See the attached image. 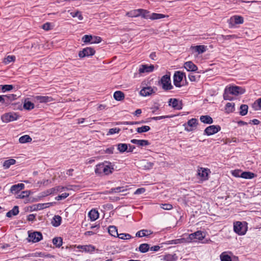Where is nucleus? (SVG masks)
<instances>
[{
  "label": "nucleus",
  "instance_id": "1",
  "mask_svg": "<svg viewBox=\"0 0 261 261\" xmlns=\"http://www.w3.org/2000/svg\"><path fill=\"white\" fill-rule=\"evenodd\" d=\"M114 166L111 163L105 162L96 166L95 172L99 175H108L113 173L114 170Z\"/></svg>",
  "mask_w": 261,
  "mask_h": 261
},
{
  "label": "nucleus",
  "instance_id": "2",
  "mask_svg": "<svg viewBox=\"0 0 261 261\" xmlns=\"http://www.w3.org/2000/svg\"><path fill=\"white\" fill-rule=\"evenodd\" d=\"M245 92V89L241 87L237 86H227L225 89L223 97L225 100H231L232 98L230 96V94L238 96L244 94Z\"/></svg>",
  "mask_w": 261,
  "mask_h": 261
},
{
  "label": "nucleus",
  "instance_id": "3",
  "mask_svg": "<svg viewBox=\"0 0 261 261\" xmlns=\"http://www.w3.org/2000/svg\"><path fill=\"white\" fill-rule=\"evenodd\" d=\"M247 229L248 227L246 222L236 221L233 223V230L239 236L245 234Z\"/></svg>",
  "mask_w": 261,
  "mask_h": 261
},
{
  "label": "nucleus",
  "instance_id": "4",
  "mask_svg": "<svg viewBox=\"0 0 261 261\" xmlns=\"http://www.w3.org/2000/svg\"><path fill=\"white\" fill-rule=\"evenodd\" d=\"M160 83L164 90H171L173 86L171 85L170 76L169 74H166L163 76L161 79Z\"/></svg>",
  "mask_w": 261,
  "mask_h": 261
},
{
  "label": "nucleus",
  "instance_id": "5",
  "mask_svg": "<svg viewBox=\"0 0 261 261\" xmlns=\"http://www.w3.org/2000/svg\"><path fill=\"white\" fill-rule=\"evenodd\" d=\"M82 40L86 43H90L91 44H94L100 42L101 39L98 36L85 35L82 37Z\"/></svg>",
  "mask_w": 261,
  "mask_h": 261
},
{
  "label": "nucleus",
  "instance_id": "6",
  "mask_svg": "<svg viewBox=\"0 0 261 261\" xmlns=\"http://www.w3.org/2000/svg\"><path fill=\"white\" fill-rule=\"evenodd\" d=\"M19 117V115L16 113L10 112L3 115L1 118L3 122L7 123L16 120Z\"/></svg>",
  "mask_w": 261,
  "mask_h": 261
},
{
  "label": "nucleus",
  "instance_id": "7",
  "mask_svg": "<svg viewBox=\"0 0 261 261\" xmlns=\"http://www.w3.org/2000/svg\"><path fill=\"white\" fill-rule=\"evenodd\" d=\"M28 241L33 243H36L42 239V235L41 232L38 231L30 232L29 231Z\"/></svg>",
  "mask_w": 261,
  "mask_h": 261
},
{
  "label": "nucleus",
  "instance_id": "8",
  "mask_svg": "<svg viewBox=\"0 0 261 261\" xmlns=\"http://www.w3.org/2000/svg\"><path fill=\"white\" fill-rule=\"evenodd\" d=\"M211 173L209 169L204 168H200L197 170V175L201 181L206 180L208 178V175Z\"/></svg>",
  "mask_w": 261,
  "mask_h": 261
},
{
  "label": "nucleus",
  "instance_id": "9",
  "mask_svg": "<svg viewBox=\"0 0 261 261\" xmlns=\"http://www.w3.org/2000/svg\"><path fill=\"white\" fill-rule=\"evenodd\" d=\"M95 53V50L92 47H86L79 53V57L81 58L91 57Z\"/></svg>",
  "mask_w": 261,
  "mask_h": 261
},
{
  "label": "nucleus",
  "instance_id": "10",
  "mask_svg": "<svg viewBox=\"0 0 261 261\" xmlns=\"http://www.w3.org/2000/svg\"><path fill=\"white\" fill-rule=\"evenodd\" d=\"M189 236L191 242H194L202 240L205 237V233L201 231H197L194 233L189 234Z\"/></svg>",
  "mask_w": 261,
  "mask_h": 261
},
{
  "label": "nucleus",
  "instance_id": "11",
  "mask_svg": "<svg viewBox=\"0 0 261 261\" xmlns=\"http://www.w3.org/2000/svg\"><path fill=\"white\" fill-rule=\"evenodd\" d=\"M184 77H185V74L180 71H176L174 73L173 76L174 84L176 87H180L181 86V82Z\"/></svg>",
  "mask_w": 261,
  "mask_h": 261
},
{
  "label": "nucleus",
  "instance_id": "12",
  "mask_svg": "<svg viewBox=\"0 0 261 261\" xmlns=\"http://www.w3.org/2000/svg\"><path fill=\"white\" fill-rule=\"evenodd\" d=\"M244 22V18L239 15H234L230 18L228 23L230 27H234L238 24H242Z\"/></svg>",
  "mask_w": 261,
  "mask_h": 261
},
{
  "label": "nucleus",
  "instance_id": "13",
  "mask_svg": "<svg viewBox=\"0 0 261 261\" xmlns=\"http://www.w3.org/2000/svg\"><path fill=\"white\" fill-rule=\"evenodd\" d=\"M197 125V120L195 118H192L189 120L187 124H185V129L187 132H191L195 129Z\"/></svg>",
  "mask_w": 261,
  "mask_h": 261
},
{
  "label": "nucleus",
  "instance_id": "14",
  "mask_svg": "<svg viewBox=\"0 0 261 261\" xmlns=\"http://www.w3.org/2000/svg\"><path fill=\"white\" fill-rule=\"evenodd\" d=\"M221 130V127L219 125H210L207 127L204 130V134L207 136L213 135Z\"/></svg>",
  "mask_w": 261,
  "mask_h": 261
},
{
  "label": "nucleus",
  "instance_id": "15",
  "mask_svg": "<svg viewBox=\"0 0 261 261\" xmlns=\"http://www.w3.org/2000/svg\"><path fill=\"white\" fill-rule=\"evenodd\" d=\"M154 67L153 65H141L139 68V73L142 74L145 73H149L153 71Z\"/></svg>",
  "mask_w": 261,
  "mask_h": 261
},
{
  "label": "nucleus",
  "instance_id": "16",
  "mask_svg": "<svg viewBox=\"0 0 261 261\" xmlns=\"http://www.w3.org/2000/svg\"><path fill=\"white\" fill-rule=\"evenodd\" d=\"M34 100L35 102L39 103H47L53 101L54 99L48 96H36L34 97Z\"/></svg>",
  "mask_w": 261,
  "mask_h": 261
},
{
  "label": "nucleus",
  "instance_id": "17",
  "mask_svg": "<svg viewBox=\"0 0 261 261\" xmlns=\"http://www.w3.org/2000/svg\"><path fill=\"white\" fill-rule=\"evenodd\" d=\"M51 194H56L58 193H62V192L68 191L71 190L70 186L63 187V186H57L56 187L50 189Z\"/></svg>",
  "mask_w": 261,
  "mask_h": 261
},
{
  "label": "nucleus",
  "instance_id": "18",
  "mask_svg": "<svg viewBox=\"0 0 261 261\" xmlns=\"http://www.w3.org/2000/svg\"><path fill=\"white\" fill-rule=\"evenodd\" d=\"M156 88L155 87H147L143 88L140 92V95L147 96L155 92Z\"/></svg>",
  "mask_w": 261,
  "mask_h": 261
},
{
  "label": "nucleus",
  "instance_id": "19",
  "mask_svg": "<svg viewBox=\"0 0 261 261\" xmlns=\"http://www.w3.org/2000/svg\"><path fill=\"white\" fill-rule=\"evenodd\" d=\"M77 248L81 249L82 252L87 253H92L96 250L95 247L92 245H79L76 247Z\"/></svg>",
  "mask_w": 261,
  "mask_h": 261
},
{
  "label": "nucleus",
  "instance_id": "20",
  "mask_svg": "<svg viewBox=\"0 0 261 261\" xmlns=\"http://www.w3.org/2000/svg\"><path fill=\"white\" fill-rule=\"evenodd\" d=\"M24 188V185L20 183L13 185L10 189L11 193L17 195L19 192Z\"/></svg>",
  "mask_w": 261,
  "mask_h": 261
},
{
  "label": "nucleus",
  "instance_id": "21",
  "mask_svg": "<svg viewBox=\"0 0 261 261\" xmlns=\"http://www.w3.org/2000/svg\"><path fill=\"white\" fill-rule=\"evenodd\" d=\"M169 104L175 109L180 110L182 108L181 102L175 98H171L169 100Z\"/></svg>",
  "mask_w": 261,
  "mask_h": 261
},
{
  "label": "nucleus",
  "instance_id": "22",
  "mask_svg": "<svg viewBox=\"0 0 261 261\" xmlns=\"http://www.w3.org/2000/svg\"><path fill=\"white\" fill-rule=\"evenodd\" d=\"M184 67L188 71H195L198 69L197 66L191 61L185 63Z\"/></svg>",
  "mask_w": 261,
  "mask_h": 261
},
{
  "label": "nucleus",
  "instance_id": "23",
  "mask_svg": "<svg viewBox=\"0 0 261 261\" xmlns=\"http://www.w3.org/2000/svg\"><path fill=\"white\" fill-rule=\"evenodd\" d=\"M88 217L91 221H94L98 218L99 213L96 210L92 209L89 212Z\"/></svg>",
  "mask_w": 261,
  "mask_h": 261
},
{
  "label": "nucleus",
  "instance_id": "24",
  "mask_svg": "<svg viewBox=\"0 0 261 261\" xmlns=\"http://www.w3.org/2000/svg\"><path fill=\"white\" fill-rule=\"evenodd\" d=\"M130 142L137 144L139 146H144L149 144L148 141L145 140L132 139L130 140Z\"/></svg>",
  "mask_w": 261,
  "mask_h": 261
},
{
  "label": "nucleus",
  "instance_id": "25",
  "mask_svg": "<svg viewBox=\"0 0 261 261\" xmlns=\"http://www.w3.org/2000/svg\"><path fill=\"white\" fill-rule=\"evenodd\" d=\"M191 48L199 54L204 53L207 49V47L203 45L192 46Z\"/></svg>",
  "mask_w": 261,
  "mask_h": 261
},
{
  "label": "nucleus",
  "instance_id": "26",
  "mask_svg": "<svg viewBox=\"0 0 261 261\" xmlns=\"http://www.w3.org/2000/svg\"><path fill=\"white\" fill-rule=\"evenodd\" d=\"M140 9L133 10L126 13V15L130 17L140 16Z\"/></svg>",
  "mask_w": 261,
  "mask_h": 261
},
{
  "label": "nucleus",
  "instance_id": "27",
  "mask_svg": "<svg viewBox=\"0 0 261 261\" xmlns=\"http://www.w3.org/2000/svg\"><path fill=\"white\" fill-rule=\"evenodd\" d=\"M200 120L202 122L206 124H211L213 122L212 118L208 115L201 116L200 117Z\"/></svg>",
  "mask_w": 261,
  "mask_h": 261
},
{
  "label": "nucleus",
  "instance_id": "28",
  "mask_svg": "<svg viewBox=\"0 0 261 261\" xmlns=\"http://www.w3.org/2000/svg\"><path fill=\"white\" fill-rule=\"evenodd\" d=\"M108 232L110 235L115 237H118V233L117 229L116 226L112 225L110 226L108 228Z\"/></svg>",
  "mask_w": 261,
  "mask_h": 261
},
{
  "label": "nucleus",
  "instance_id": "29",
  "mask_svg": "<svg viewBox=\"0 0 261 261\" xmlns=\"http://www.w3.org/2000/svg\"><path fill=\"white\" fill-rule=\"evenodd\" d=\"M61 221L62 218L59 215H56L53 218V219L51 221V224H53V226L57 227L61 224Z\"/></svg>",
  "mask_w": 261,
  "mask_h": 261
},
{
  "label": "nucleus",
  "instance_id": "30",
  "mask_svg": "<svg viewBox=\"0 0 261 261\" xmlns=\"http://www.w3.org/2000/svg\"><path fill=\"white\" fill-rule=\"evenodd\" d=\"M152 232H151L150 230H148L147 229H142L141 230L138 231L136 234V236L138 237H143L145 236H148Z\"/></svg>",
  "mask_w": 261,
  "mask_h": 261
},
{
  "label": "nucleus",
  "instance_id": "31",
  "mask_svg": "<svg viewBox=\"0 0 261 261\" xmlns=\"http://www.w3.org/2000/svg\"><path fill=\"white\" fill-rule=\"evenodd\" d=\"M23 108L24 109L31 110L34 108V104L30 101L25 99L23 103Z\"/></svg>",
  "mask_w": 261,
  "mask_h": 261
},
{
  "label": "nucleus",
  "instance_id": "32",
  "mask_svg": "<svg viewBox=\"0 0 261 261\" xmlns=\"http://www.w3.org/2000/svg\"><path fill=\"white\" fill-rule=\"evenodd\" d=\"M16 163V160L14 159H9L6 160L3 163V167L5 169H8L10 166L14 165Z\"/></svg>",
  "mask_w": 261,
  "mask_h": 261
},
{
  "label": "nucleus",
  "instance_id": "33",
  "mask_svg": "<svg viewBox=\"0 0 261 261\" xmlns=\"http://www.w3.org/2000/svg\"><path fill=\"white\" fill-rule=\"evenodd\" d=\"M19 213L18 207L17 206H15L12 210L8 212L6 216L8 217H11L12 216H16Z\"/></svg>",
  "mask_w": 261,
  "mask_h": 261
},
{
  "label": "nucleus",
  "instance_id": "34",
  "mask_svg": "<svg viewBox=\"0 0 261 261\" xmlns=\"http://www.w3.org/2000/svg\"><path fill=\"white\" fill-rule=\"evenodd\" d=\"M32 140V138L29 135H24L21 136L19 139V142L20 143H25L31 142Z\"/></svg>",
  "mask_w": 261,
  "mask_h": 261
},
{
  "label": "nucleus",
  "instance_id": "35",
  "mask_svg": "<svg viewBox=\"0 0 261 261\" xmlns=\"http://www.w3.org/2000/svg\"><path fill=\"white\" fill-rule=\"evenodd\" d=\"M225 111L227 113H231L234 110V104L232 102H228L225 106Z\"/></svg>",
  "mask_w": 261,
  "mask_h": 261
},
{
  "label": "nucleus",
  "instance_id": "36",
  "mask_svg": "<svg viewBox=\"0 0 261 261\" xmlns=\"http://www.w3.org/2000/svg\"><path fill=\"white\" fill-rule=\"evenodd\" d=\"M128 149V145L125 143H119L117 145V149L121 153L127 151Z\"/></svg>",
  "mask_w": 261,
  "mask_h": 261
},
{
  "label": "nucleus",
  "instance_id": "37",
  "mask_svg": "<svg viewBox=\"0 0 261 261\" xmlns=\"http://www.w3.org/2000/svg\"><path fill=\"white\" fill-rule=\"evenodd\" d=\"M166 16L162 14L153 13L150 14V19L156 20L165 18Z\"/></svg>",
  "mask_w": 261,
  "mask_h": 261
},
{
  "label": "nucleus",
  "instance_id": "38",
  "mask_svg": "<svg viewBox=\"0 0 261 261\" xmlns=\"http://www.w3.org/2000/svg\"><path fill=\"white\" fill-rule=\"evenodd\" d=\"M114 97L116 100L120 101L124 98V95L121 91H117L114 93Z\"/></svg>",
  "mask_w": 261,
  "mask_h": 261
},
{
  "label": "nucleus",
  "instance_id": "39",
  "mask_svg": "<svg viewBox=\"0 0 261 261\" xmlns=\"http://www.w3.org/2000/svg\"><path fill=\"white\" fill-rule=\"evenodd\" d=\"M255 176V174L250 172H244L241 174V177L245 179H251Z\"/></svg>",
  "mask_w": 261,
  "mask_h": 261
},
{
  "label": "nucleus",
  "instance_id": "40",
  "mask_svg": "<svg viewBox=\"0 0 261 261\" xmlns=\"http://www.w3.org/2000/svg\"><path fill=\"white\" fill-rule=\"evenodd\" d=\"M149 248V245L148 244L144 243L140 245L139 250L142 253H145L148 251Z\"/></svg>",
  "mask_w": 261,
  "mask_h": 261
},
{
  "label": "nucleus",
  "instance_id": "41",
  "mask_svg": "<svg viewBox=\"0 0 261 261\" xmlns=\"http://www.w3.org/2000/svg\"><path fill=\"white\" fill-rule=\"evenodd\" d=\"M30 193V191L28 190L22 191L20 194H18L16 195V198L22 199L25 197H28L29 196Z\"/></svg>",
  "mask_w": 261,
  "mask_h": 261
},
{
  "label": "nucleus",
  "instance_id": "42",
  "mask_svg": "<svg viewBox=\"0 0 261 261\" xmlns=\"http://www.w3.org/2000/svg\"><path fill=\"white\" fill-rule=\"evenodd\" d=\"M15 60V57L14 56H8L3 60V63L7 65L11 62H13Z\"/></svg>",
  "mask_w": 261,
  "mask_h": 261
},
{
  "label": "nucleus",
  "instance_id": "43",
  "mask_svg": "<svg viewBox=\"0 0 261 261\" xmlns=\"http://www.w3.org/2000/svg\"><path fill=\"white\" fill-rule=\"evenodd\" d=\"M140 16L145 19H150V13L147 10L140 9Z\"/></svg>",
  "mask_w": 261,
  "mask_h": 261
},
{
  "label": "nucleus",
  "instance_id": "44",
  "mask_svg": "<svg viewBox=\"0 0 261 261\" xmlns=\"http://www.w3.org/2000/svg\"><path fill=\"white\" fill-rule=\"evenodd\" d=\"M248 107L246 105H242L240 107V114L242 116H244L247 114L248 112Z\"/></svg>",
  "mask_w": 261,
  "mask_h": 261
},
{
  "label": "nucleus",
  "instance_id": "45",
  "mask_svg": "<svg viewBox=\"0 0 261 261\" xmlns=\"http://www.w3.org/2000/svg\"><path fill=\"white\" fill-rule=\"evenodd\" d=\"M221 261H231V257L226 252H223L220 256Z\"/></svg>",
  "mask_w": 261,
  "mask_h": 261
},
{
  "label": "nucleus",
  "instance_id": "46",
  "mask_svg": "<svg viewBox=\"0 0 261 261\" xmlns=\"http://www.w3.org/2000/svg\"><path fill=\"white\" fill-rule=\"evenodd\" d=\"M67 191H66V192H62V194L58 195V196L56 197H55V199L56 200H63V199H65L66 198H67L69 195V193L67 192Z\"/></svg>",
  "mask_w": 261,
  "mask_h": 261
},
{
  "label": "nucleus",
  "instance_id": "47",
  "mask_svg": "<svg viewBox=\"0 0 261 261\" xmlns=\"http://www.w3.org/2000/svg\"><path fill=\"white\" fill-rule=\"evenodd\" d=\"M150 128L149 126L144 125L137 128V132L138 133L147 132L150 130Z\"/></svg>",
  "mask_w": 261,
  "mask_h": 261
},
{
  "label": "nucleus",
  "instance_id": "48",
  "mask_svg": "<svg viewBox=\"0 0 261 261\" xmlns=\"http://www.w3.org/2000/svg\"><path fill=\"white\" fill-rule=\"evenodd\" d=\"M53 243L54 245H56L58 247H59L62 244V239L60 237L55 238L53 239Z\"/></svg>",
  "mask_w": 261,
  "mask_h": 261
},
{
  "label": "nucleus",
  "instance_id": "49",
  "mask_svg": "<svg viewBox=\"0 0 261 261\" xmlns=\"http://www.w3.org/2000/svg\"><path fill=\"white\" fill-rule=\"evenodd\" d=\"M126 191V189L124 188V187H117L116 188H113L110 191V193H117V192H124Z\"/></svg>",
  "mask_w": 261,
  "mask_h": 261
},
{
  "label": "nucleus",
  "instance_id": "50",
  "mask_svg": "<svg viewBox=\"0 0 261 261\" xmlns=\"http://www.w3.org/2000/svg\"><path fill=\"white\" fill-rule=\"evenodd\" d=\"M1 86L2 87V90L3 92L11 91L13 89V86L11 85H2Z\"/></svg>",
  "mask_w": 261,
  "mask_h": 261
},
{
  "label": "nucleus",
  "instance_id": "51",
  "mask_svg": "<svg viewBox=\"0 0 261 261\" xmlns=\"http://www.w3.org/2000/svg\"><path fill=\"white\" fill-rule=\"evenodd\" d=\"M160 207L165 210H171L173 208L172 204L169 203L160 204Z\"/></svg>",
  "mask_w": 261,
  "mask_h": 261
},
{
  "label": "nucleus",
  "instance_id": "52",
  "mask_svg": "<svg viewBox=\"0 0 261 261\" xmlns=\"http://www.w3.org/2000/svg\"><path fill=\"white\" fill-rule=\"evenodd\" d=\"M70 15L73 17H77L80 20H82L83 19L82 15L81 14V13L79 11L70 12Z\"/></svg>",
  "mask_w": 261,
  "mask_h": 261
},
{
  "label": "nucleus",
  "instance_id": "53",
  "mask_svg": "<svg viewBox=\"0 0 261 261\" xmlns=\"http://www.w3.org/2000/svg\"><path fill=\"white\" fill-rule=\"evenodd\" d=\"M118 237L122 240H128L132 238L131 236L129 234L123 233L119 234Z\"/></svg>",
  "mask_w": 261,
  "mask_h": 261
},
{
  "label": "nucleus",
  "instance_id": "54",
  "mask_svg": "<svg viewBox=\"0 0 261 261\" xmlns=\"http://www.w3.org/2000/svg\"><path fill=\"white\" fill-rule=\"evenodd\" d=\"M120 131L119 128H113L109 129L108 135H113L114 134L118 133Z\"/></svg>",
  "mask_w": 261,
  "mask_h": 261
},
{
  "label": "nucleus",
  "instance_id": "55",
  "mask_svg": "<svg viewBox=\"0 0 261 261\" xmlns=\"http://www.w3.org/2000/svg\"><path fill=\"white\" fill-rule=\"evenodd\" d=\"M42 28L45 31L50 30L51 29L50 23L46 22L44 23L42 25Z\"/></svg>",
  "mask_w": 261,
  "mask_h": 261
},
{
  "label": "nucleus",
  "instance_id": "56",
  "mask_svg": "<svg viewBox=\"0 0 261 261\" xmlns=\"http://www.w3.org/2000/svg\"><path fill=\"white\" fill-rule=\"evenodd\" d=\"M179 239H180L181 244L191 242V240H190V239H189V236H188V237H187V238H180Z\"/></svg>",
  "mask_w": 261,
  "mask_h": 261
},
{
  "label": "nucleus",
  "instance_id": "57",
  "mask_svg": "<svg viewBox=\"0 0 261 261\" xmlns=\"http://www.w3.org/2000/svg\"><path fill=\"white\" fill-rule=\"evenodd\" d=\"M232 174L235 177H241V172L239 170H235L231 172Z\"/></svg>",
  "mask_w": 261,
  "mask_h": 261
},
{
  "label": "nucleus",
  "instance_id": "58",
  "mask_svg": "<svg viewBox=\"0 0 261 261\" xmlns=\"http://www.w3.org/2000/svg\"><path fill=\"white\" fill-rule=\"evenodd\" d=\"M145 189L144 188L138 189L134 193L135 194L138 195L144 193Z\"/></svg>",
  "mask_w": 261,
  "mask_h": 261
},
{
  "label": "nucleus",
  "instance_id": "59",
  "mask_svg": "<svg viewBox=\"0 0 261 261\" xmlns=\"http://www.w3.org/2000/svg\"><path fill=\"white\" fill-rule=\"evenodd\" d=\"M170 117L169 116H158V117H154L152 119L154 120H159L162 119H164L166 118H169Z\"/></svg>",
  "mask_w": 261,
  "mask_h": 261
},
{
  "label": "nucleus",
  "instance_id": "60",
  "mask_svg": "<svg viewBox=\"0 0 261 261\" xmlns=\"http://www.w3.org/2000/svg\"><path fill=\"white\" fill-rule=\"evenodd\" d=\"M35 218V215L34 214H30L28 216L27 220L29 221H33Z\"/></svg>",
  "mask_w": 261,
  "mask_h": 261
},
{
  "label": "nucleus",
  "instance_id": "61",
  "mask_svg": "<svg viewBox=\"0 0 261 261\" xmlns=\"http://www.w3.org/2000/svg\"><path fill=\"white\" fill-rule=\"evenodd\" d=\"M189 78L191 82H195L197 80L196 76L193 75V74H189Z\"/></svg>",
  "mask_w": 261,
  "mask_h": 261
},
{
  "label": "nucleus",
  "instance_id": "62",
  "mask_svg": "<svg viewBox=\"0 0 261 261\" xmlns=\"http://www.w3.org/2000/svg\"><path fill=\"white\" fill-rule=\"evenodd\" d=\"M172 257L173 256L171 255H167L164 257V261H172Z\"/></svg>",
  "mask_w": 261,
  "mask_h": 261
},
{
  "label": "nucleus",
  "instance_id": "63",
  "mask_svg": "<svg viewBox=\"0 0 261 261\" xmlns=\"http://www.w3.org/2000/svg\"><path fill=\"white\" fill-rule=\"evenodd\" d=\"M114 149V147H111L108 148L105 150V152L107 153H113Z\"/></svg>",
  "mask_w": 261,
  "mask_h": 261
},
{
  "label": "nucleus",
  "instance_id": "64",
  "mask_svg": "<svg viewBox=\"0 0 261 261\" xmlns=\"http://www.w3.org/2000/svg\"><path fill=\"white\" fill-rule=\"evenodd\" d=\"M51 192H50V190L48 189V190H47L46 191L44 192L42 194V196L45 197V196H48V195H51Z\"/></svg>",
  "mask_w": 261,
  "mask_h": 261
}]
</instances>
